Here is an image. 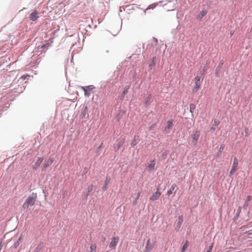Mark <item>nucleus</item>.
<instances>
[{"label":"nucleus","mask_w":252,"mask_h":252,"mask_svg":"<svg viewBox=\"0 0 252 252\" xmlns=\"http://www.w3.org/2000/svg\"><path fill=\"white\" fill-rule=\"evenodd\" d=\"M37 198V194L36 193H32V194L29 195L25 202L22 205V208L24 209H27L29 208V206H33Z\"/></svg>","instance_id":"obj_1"},{"label":"nucleus","mask_w":252,"mask_h":252,"mask_svg":"<svg viewBox=\"0 0 252 252\" xmlns=\"http://www.w3.org/2000/svg\"><path fill=\"white\" fill-rule=\"evenodd\" d=\"M200 136V132L199 130H195L193 132L191 135V142L194 146H196L198 140Z\"/></svg>","instance_id":"obj_2"},{"label":"nucleus","mask_w":252,"mask_h":252,"mask_svg":"<svg viewBox=\"0 0 252 252\" xmlns=\"http://www.w3.org/2000/svg\"><path fill=\"white\" fill-rule=\"evenodd\" d=\"M200 79H201L200 77L198 76H196L194 78L195 85L194 86V88L192 89V92L193 93H196L200 88V86H201Z\"/></svg>","instance_id":"obj_3"},{"label":"nucleus","mask_w":252,"mask_h":252,"mask_svg":"<svg viewBox=\"0 0 252 252\" xmlns=\"http://www.w3.org/2000/svg\"><path fill=\"white\" fill-rule=\"evenodd\" d=\"M119 241V238L118 237H113L111 242L110 243L109 248L113 250L115 249Z\"/></svg>","instance_id":"obj_4"},{"label":"nucleus","mask_w":252,"mask_h":252,"mask_svg":"<svg viewBox=\"0 0 252 252\" xmlns=\"http://www.w3.org/2000/svg\"><path fill=\"white\" fill-rule=\"evenodd\" d=\"M238 165V161L237 158H235L233 161V164L232 167L230 171L229 174L230 176H232L234 172L236 171L237 166Z\"/></svg>","instance_id":"obj_5"},{"label":"nucleus","mask_w":252,"mask_h":252,"mask_svg":"<svg viewBox=\"0 0 252 252\" xmlns=\"http://www.w3.org/2000/svg\"><path fill=\"white\" fill-rule=\"evenodd\" d=\"M160 195L161 192L159 191L158 188L157 191L152 195V196L150 198V199L153 201H155L158 198Z\"/></svg>","instance_id":"obj_6"},{"label":"nucleus","mask_w":252,"mask_h":252,"mask_svg":"<svg viewBox=\"0 0 252 252\" xmlns=\"http://www.w3.org/2000/svg\"><path fill=\"white\" fill-rule=\"evenodd\" d=\"M38 12L36 10H34L30 14L29 18L31 21H35L38 18Z\"/></svg>","instance_id":"obj_7"},{"label":"nucleus","mask_w":252,"mask_h":252,"mask_svg":"<svg viewBox=\"0 0 252 252\" xmlns=\"http://www.w3.org/2000/svg\"><path fill=\"white\" fill-rule=\"evenodd\" d=\"M173 126V121L170 120L167 122V125L164 128V131L166 133L169 132V130Z\"/></svg>","instance_id":"obj_8"},{"label":"nucleus","mask_w":252,"mask_h":252,"mask_svg":"<svg viewBox=\"0 0 252 252\" xmlns=\"http://www.w3.org/2000/svg\"><path fill=\"white\" fill-rule=\"evenodd\" d=\"M125 141V139L124 138H119L117 141L116 147L115 148L117 149H120L123 145Z\"/></svg>","instance_id":"obj_9"},{"label":"nucleus","mask_w":252,"mask_h":252,"mask_svg":"<svg viewBox=\"0 0 252 252\" xmlns=\"http://www.w3.org/2000/svg\"><path fill=\"white\" fill-rule=\"evenodd\" d=\"M53 162V160L51 158H46L43 163V168L45 169L48 166L50 165Z\"/></svg>","instance_id":"obj_10"},{"label":"nucleus","mask_w":252,"mask_h":252,"mask_svg":"<svg viewBox=\"0 0 252 252\" xmlns=\"http://www.w3.org/2000/svg\"><path fill=\"white\" fill-rule=\"evenodd\" d=\"M207 12L206 10H203L200 12L196 17L197 20L200 21L203 17L207 14Z\"/></svg>","instance_id":"obj_11"},{"label":"nucleus","mask_w":252,"mask_h":252,"mask_svg":"<svg viewBox=\"0 0 252 252\" xmlns=\"http://www.w3.org/2000/svg\"><path fill=\"white\" fill-rule=\"evenodd\" d=\"M139 141V136L135 135L133 140L130 143V145L132 147H134Z\"/></svg>","instance_id":"obj_12"},{"label":"nucleus","mask_w":252,"mask_h":252,"mask_svg":"<svg viewBox=\"0 0 252 252\" xmlns=\"http://www.w3.org/2000/svg\"><path fill=\"white\" fill-rule=\"evenodd\" d=\"M252 200V196L248 195L245 200L244 205H243V209L246 210L249 206V202Z\"/></svg>","instance_id":"obj_13"},{"label":"nucleus","mask_w":252,"mask_h":252,"mask_svg":"<svg viewBox=\"0 0 252 252\" xmlns=\"http://www.w3.org/2000/svg\"><path fill=\"white\" fill-rule=\"evenodd\" d=\"M183 222V219L182 216H179L178 218V222L177 224L176 229L177 231L179 230L181 227V226Z\"/></svg>","instance_id":"obj_14"},{"label":"nucleus","mask_w":252,"mask_h":252,"mask_svg":"<svg viewBox=\"0 0 252 252\" xmlns=\"http://www.w3.org/2000/svg\"><path fill=\"white\" fill-rule=\"evenodd\" d=\"M155 164L156 161L155 160H153L152 161H151L148 166V170L149 171H151L153 169H154Z\"/></svg>","instance_id":"obj_15"},{"label":"nucleus","mask_w":252,"mask_h":252,"mask_svg":"<svg viewBox=\"0 0 252 252\" xmlns=\"http://www.w3.org/2000/svg\"><path fill=\"white\" fill-rule=\"evenodd\" d=\"M156 57H154L152 58V62L149 65V68H150V69H152V68L156 65Z\"/></svg>","instance_id":"obj_16"},{"label":"nucleus","mask_w":252,"mask_h":252,"mask_svg":"<svg viewBox=\"0 0 252 252\" xmlns=\"http://www.w3.org/2000/svg\"><path fill=\"white\" fill-rule=\"evenodd\" d=\"M43 159V158H38L33 165V168L35 169L37 168L42 162Z\"/></svg>","instance_id":"obj_17"},{"label":"nucleus","mask_w":252,"mask_h":252,"mask_svg":"<svg viewBox=\"0 0 252 252\" xmlns=\"http://www.w3.org/2000/svg\"><path fill=\"white\" fill-rule=\"evenodd\" d=\"M175 186H176V185H175V184H174L172 186L171 189L169 190H168L166 194L167 195H170L173 193V191L175 189Z\"/></svg>","instance_id":"obj_18"},{"label":"nucleus","mask_w":252,"mask_h":252,"mask_svg":"<svg viewBox=\"0 0 252 252\" xmlns=\"http://www.w3.org/2000/svg\"><path fill=\"white\" fill-rule=\"evenodd\" d=\"M93 186L92 185H90L87 188V193L86 194L87 196L89 195V194L93 190Z\"/></svg>","instance_id":"obj_19"},{"label":"nucleus","mask_w":252,"mask_h":252,"mask_svg":"<svg viewBox=\"0 0 252 252\" xmlns=\"http://www.w3.org/2000/svg\"><path fill=\"white\" fill-rule=\"evenodd\" d=\"M140 194H141V192H139L137 193V197H136V198L135 199V200L133 202V204L134 205H135L137 204V200L139 199V197H140Z\"/></svg>","instance_id":"obj_20"},{"label":"nucleus","mask_w":252,"mask_h":252,"mask_svg":"<svg viewBox=\"0 0 252 252\" xmlns=\"http://www.w3.org/2000/svg\"><path fill=\"white\" fill-rule=\"evenodd\" d=\"M195 109V105L193 104H190L189 106V111L192 113Z\"/></svg>","instance_id":"obj_21"},{"label":"nucleus","mask_w":252,"mask_h":252,"mask_svg":"<svg viewBox=\"0 0 252 252\" xmlns=\"http://www.w3.org/2000/svg\"><path fill=\"white\" fill-rule=\"evenodd\" d=\"M129 88V86L125 87V88H124V90L122 94V97H123L124 96V95H125V94L127 93Z\"/></svg>","instance_id":"obj_22"},{"label":"nucleus","mask_w":252,"mask_h":252,"mask_svg":"<svg viewBox=\"0 0 252 252\" xmlns=\"http://www.w3.org/2000/svg\"><path fill=\"white\" fill-rule=\"evenodd\" d=\"M96 245L95 244L91 245L90 247V252H95Z\"/></svg>","instance_id":"obj_23"},{"label":"nucleus","mask_w":252,"mask_h":252,"mask_svg":"<svg viewBox=\"0 0 252 252\" xmlns=\"http://www.w3.org/2000/svg\"><path fill=\"white\" fill-rule=\"evenodd\" d=\"M188 247V242H186L184 245H183V247H182V252H184L186 249H187V248Z\"/></svg>","instance_id":"obj_24"},{"label":"nucleus","mask_w":252,"mask_h":252,"mask_svg":"<svg viewBox=\"0 0 252 252\" xmlns=\"http://www.w3.org/2000/svg\"><path fill=\"white\" fill-rule=\"evenodd\" d=\"M82 88L84 91L85 95L87 96H89L90 93L86 90V89L84 87H82Z\"/></svg>","instance_id":"obj_25"},{"label":"nucleus","mask_w":252,"mask_h":252,"mask_svg":"<svg viewBox=\"0 0 252 252\" xmlns=\"http://www.w3.org/2000/svg\"><path fill=\"white\" fill-rule=\"evenodd\" d=\"M149 243H150V240H149L147 242V244L146 246V249L147 250H148V251H150L152 248H151V246L149 245Z\"/></svg>","instance_id":"obj_26"},{"label":"nucleus","mask_w":252,"mask_h":252,"mask_svg":"<svg viewBox=\"0 0 252 252\" xmlns=\"http://www.w3.org/2000/svg\"><path fill=\"white\" fill-rule=\"evenodd\" d=\"M213 247V243H212L211 245L209 246V250L206 252H212Z\"/></svg>","instance_id":"obj_27"},{"label":"nucleus","mask_w":252,"mask_h":252,"mask_svg":"<svg viewBox=\"0 0 252 252\" xmlns=\"http://www.w3.org/2000/svg\"><path fill=\"white\" fill-rule=\"evenodd\" d=\"M107 183L106 181L105 182V185L103 187V190H106V189H107Z\"/></svg>","instance_id":"obj_28"},{"label":"nucleus","mask_w":252,"mask_h":252,"mask_svg":"<svg viewBox=\"0 0 252 252\" xmlns=\"http://www.w3.org/2000/svg\"><path fill=\"white\" fill-rule=\"evenodd\" d=\"M241 207H239L238 208V209L237 210V216H239V214L241 213Z\"/></svg>","instance_id":"obj_29"},{"label":"nucleus","mask_w":252,"mask_h":252,"mask_svg":"<svg viewBox=\"0 0 252 252\" xmlns=\"http://www.w3.org/2000/svg\"><path fill=\"white\" fill-rule=\"evenodd\" d=\"M155 7V5H150L148 7V8H147V10H148V9H154Z\"/></svg>","instance_id":"obj_30"},{"label":"nucleus","mask_w":252,"mask_h":252,"mask_svg":"<svg viewBox=\"0 0 252 252\" xmlns=\"http://www.w3.org/2000/svg\"><path fill=\"white\" fill-rule=\"evenodd\" d=\"M153 40L154 41V43H155V45H156L158 43V39L154 37Z\"/></svg>","instance_id":"obj_31"},{"label":"nucleus","mask_w":252,"mask_h":252,"mask_svg":"<svg viewBox=\"0 0 252 252\" xmlns=\"http://www.w3.org/2000/svg\"><path fill=\"white\" fill-rule=\"evenodd\" d=\"M155 124H153L152 125V126H151L150 127H149V129L150 130H152L155 127Z\"/></svg>","instance_id":"obj_32"},{"label":"nucleus","mask_w":252,"mask_h":252,"mask_svg":"<svg viewBox=\"0 0 252 252\" xmlns=\"http://www.w3.org/2000/svg\"><path fill=\"white\" fill-rule=\"evenodd\" d=\"M46 44H44L41 46L40 49L42 51L45 49V48H46Z\"/></svg>","instance_id":"obj_33"},{"label":"nucleus","mask_w":252,"mask_h":252,"mask_svg":"<svg viewBox=\"0 0 252 252\" xmlns=\"http://www.w3.org/2000/svg\"><path fill=\"white\" fill-rule=\"evenodd\" d=\"M205 72V68L204 67L202 69V71H200V73H201L202 74H203Z\"/></svg>","instance_id":"obj_34"},{"label":"nucleus","mask_w":252,"mask_h":252,"mask_svg":"<svg viewBox=\"0 0 252 252\" xmlns=\"http://www.w3.org/2000/svg\"><path fill=\"white\" fill-rule=\"evenodd\" d=\"M117 118L118 120H120V119L121 118V115H120V114H119L117 115Z\"/></svg>","instance_id":"obj_35"},{"label":"nucleus","mask_w":252,"mask_h":252,"mask_svg":"<svg viewBox=\"0 0 252 252\" xmlns=\"http://www.w3.org/2000/svg\"><path fill=\"white\" fill-rule=\"evenodd\" d=\"M218 68L219 67H218L217 68H216V73L217 76H219V74H218Z\"/></svg>","instance_id":"obj_36"},{"label":"nucleus","mask_w":252,"mask_h":252,"mask_svg":"<svg viewBox=\"0 0 252 252\" xmlns=\"http://www.w3.org/2000/svg\"><path fill=\"white\" fill-rule=\"evenodd\" d=\"M46 44V47L49 46L50 45V43H47Z\"/></svg>","instance_id":"obj_37"},{"label":"nucleus","mask_w":252,"mask_h":252,"mask_svg":"<svg viewBox=\"0 0 252 252\" xmlns=\"http://www.w3.org/2000/svg\"><path fill=\"white\" fill-rule=\"evenodd\" d=\"M46 44V47L49 46L50 45V43H47Z\"/></svg>","instance_id":"obj_38"},{"label":"nucleus","mask_w":252,"mask_h":252,"mask_svg":"<svg viewBox=\"0 0 252 252\" xmlns=\"http://www.w3.org/2000/svg\"><path fill=\"white\" fill-rule=\"evenodd\" d=\"M18 241H21V238H19Z\"/></svg>","instance_id":"obj_39"}]
</instances>
